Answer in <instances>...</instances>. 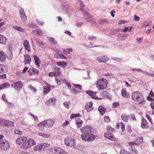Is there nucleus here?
Returning <instances> with one entry per match:
<instances>
[{
	"label": "nucleus",
	"mask_w": 154,
	"mask_h": 154,
	"mask_svg": "<svg viewBox=\"0 0 154 154\" xmlns=\"http://www.w3.org/2000/svg\"><path fill=\"white\" fill-rule=\"evenodd\" d=\"M54 71L53 72H54L56 76H59L60 75V69L57 67L55 66L54 68Z\"/></svg>",
	"instance_id": "nucleus-32"
},
{
	"label": "nucleus",
	"mask_w": 154,
	"mask_h": 154,
	"mask_svg": "<svg viewBox=\"0 0 154 154\" xmlns=\"http://www.w3.org/2000/svg\"><path fill=\"white\" fill-rule=\"evenodd\" d=\"M141 127L143 129L145 128H146L149 127V125L147 122L143 118H142V119Z\"/></svg>",
	"instance_id": "nucleus-18"
},
{
	"label": "nucleus",
	"mask_w": 154,
	"mask_h": 154,
	"mask_svg": "<svg viewBox=\"0 0 154 154\" xmlns=\"http://www.w3.org/2000/svg\"><path fill=\"white\" fill-rule=\"evenodd\" d=\"M14 125V123L11 121L8 120L7 122L6 126L9 127H13Z\"/></svg>",
	"instance_id": "nucleus-47"
},
{
	"label": "nucleus",
	"mask_w": 154,
	"mask_h": 154,
	"mask_svg": "<svg viewBox=\"0 0 154 154\" xmlns=\"http://www.w3.org/2000/svg\"><path fill=\"white\" fill-rule=\"evenodd\" d=\"M144 100H143V97H140L138 98L136 100V101L139 102V103H140L143 102Z\"/></svg>",
	"instance_id": "nucleus-63"
},
{
	"label": "nucleus",
	"mask_w": 154,
	"mask_h": 154,
	"mask_svg": "<svg viewBox=\"0 0 154 154\" xmlns=\"http://www.w3.org/2000/svg\"><path fill=\"white\" fill-rule=\"evenodd\" d=\"M45 126L44 124H41V122L38 125V128L41 130L42 131L44 129V126Z\"/></svg>",
	"instance_id": "nucleus-49"
},
{
	"label": "nucleus",
	"mask_w": 154,
	"mask_h": 154,
	"mask_svg": "<svg viewBox=\"0 0 154 154\" xmlns=\"http://www.w3.org/2000/svg\"><path fill=\"white\" fill-rule=\"evenodd\" d=\"M75 119L78 128L80 127L82 124V121L79 117L76 118Z\"/></svg>",
	"instance_id": "nucleus-26"
},
{
	"label": "nucleus",
	"mask_w": 154,
	"mask_h": 154,
	"mask_svg": "<svg viewBox=\"0 0 154 154\" xmlns=\"http://www.w3.org/2000/svg\"><path fill=\"white\" fill-rule=\"evenodd\" d=\"M28 26L30 27H34L35 28H38V26L32 23L28 24Z\"/></svg>",
	"instance_id": "nucleus-50"
},
{
	"label": "nucleus",
	"mask_w": 154,
	"mask_h": 154,
	"mask_svg": "<svg viewBox=\"0 0 154 154\" xmlns=\"http://www.w3.org/2000/svg\"><path fill=\"white\" fill-rule=\"evenodd\" d=\"M23 45L25 49L29 52L31 51L30 47L29 42L26 40H25L23 42Z\"/></svg>",
	"instance_id": "nucleus-19"
},
{
	"label": "nucleus",
	"mask_w": 154,
	"mask_h": 154,
	"mask_svg": "<svg viewBox=\"0 0 154 154\" xmlns=\"http://www.w3.org/2000/svg\"><path fill=\"white\" fill-rule=\"evenodd\" d=\"M65 144L69 147H72L75 144V140L71 137H67L64 140Z\"/></svg>",
	"instance_id": "nucleus-4"
},
{
	"label": "nucleus",
	"mask_w": 154,
	"mask_h": 154,
	"mask_svg": "<svg viewBox=\"0 0 154 154\" xmlns=\"http://www.w3.org/2000/svg\"><path fill=\"white\" fill-rule=\"evenodd\" d=\"M83 16L85 19L88 22H94V19L90 15L88 12L84 11L83 13Z\"/></svg>",
	"instance_id": "nucleus-12"
},
{
	"label": "nucleus",
	"mask_w": 154,
	"mask_h": 154,
	"mask_svg": "<svg viewBox=\"0 0 154 154\" xmlns=\"http://www.w3.org/2000/svg\"><path fill=\"white\" fill-rule=\"evenodd\" d=\"M104 136L105 137L113 141H118V138L115 137L112 134L105 132L104 134Z\"/></svg>",
	"instance_id": "nucleus-11"
},
{
	"label": "nucleus",
	"mask_w": 154,
	"mask_h": 154,
	"mask_svg": "<svg viewBox=\"0 0 154 154\" xmlns=\"http://www.w3.org/2000/svg\"><path fill=\"white\" fill-rule=\"evenodd\" d=\"M22 82L21 81L14 82L12 85V87L17 91H20L22 88Z\"/></svg>",
	"instance_id": "nucleus-9"
},
{
	"label": "nucleus",
	"mask_w": 154,
	"mask_h": 154,
	"mask_svg": "<svg viewBox=\"0 0 154 154\" xmlns=\"http://www.w3.org/2000/svg\"><path fill=\"white\" fill-rule=\"evenodd\" d=\"M34 60L35 64L37 65V67H39L41 64V61H40L39 58L35 55H33Z\"/></svg>",
	"instance_id": "nucleus-21"
},
{
	"label": "nucleus",
	"mask_w": 154,
	"mask_h": 154,
	"mask_svg": "<svg viewBox=\"0 0 154 154\" xmlns=\"http://www.w3.org/2000/svg\"><path fill=\"white\" fill-rule=\"evenodd\" d=\"M57 99L55 97H52L47 101V102L49 103L50 105H54L56 102Z\"/></svg>",
	"instance_id": "nucleus-22"
},
{
	"label": "nucleus",
	"mask_w": 154,
	"mask_h": 154,
	"mask_svg": "<svg viewBox=\"0 0 154 154\" xmlns=\"http://www.w3.org/2000/svg\"><path fill=\"white\" fill-rule=\"evenodd\" d=\"M7 39L3 35L0 34V44H5L7 42Z\"/></svg>",
	"instance_id": "nucleus-25"
},
{
	"label": "nucleus",
	"mask_w": 154,
	"mask_h": 154,
	"mask_svg": "<svg viewBox=\"0 0 154 154\" xmlns=\"http://www.w3.org/2000/svg\"><path fill=\"white\" fill-rule=\"evenodd\" d=\"M142 96V93L138 91H136L133 93L132 96Z\"/></svg>",
	"instance_id": "nucleus-44"
},
{
	"label": "nucleus",
	"mask_w": 154,
	"mask_h": 154,
	"mask_svg": "<svg viewBox=\"0 0 154 154\" xmlns=\"http://www.w3.org/2000/svg\"><path fill=\"white\" fill-rule=\"evenodd\" d=\"M98 110L101 115H103L106 111V109L104 107L101 106H100L99 107Z\"/></svg>",
	"instance_id": "nucleus-28"
},
{
	"label": "nucleus",
	"mask_w": 154,
	"mask_h": 154,
	"mask_svg": "<svg viewBox=\"0 0 154 154\" xmlns=\"http://www.w3.org/2000/svg\"><path fill=\"white\" fill-rule=\"evenodd\" d=\"M119 32H122V29H112L110 31L109 34L110 35H118Z\"/></svg>",
	"instance_id": "nucleus-16"
},
{
	"label": "nucleus",
	"mask_w": 154,
	"mask_h": 154,
	"mask_svg": "<svg viewBox=\"0 0 154 154\" xmlns=\"http://www.w3.org/2000/svg\"><path fill=\"white\" fill-rule=\"evenodd\" d=\"M85 92L90 96H95L97 93L96 92H93L91 91H86Z\"/></svg>",
	"instance_id": "nucleus-36"
},
{
	"label": "nucleus",
	"mask_w": 154,
	"mask_h": 154,
	"mask_svg": "<svg viewBox=\"0 0 154 154\" xmlns=\"http://www.w3.org/2000/svg\"><path fill=\"white\" fill-rule=\"evenodd\" d=\"M42 145L43 146V149L45 148H46L48 146H49L50 145V144L46 143H42Z\"/></svg>",
	"instance_id": "nucleus-53"
},
{
	"label": "nucleus",
	"mask_w": 154,
	"mask_h": 154,
	"mask_svg": "<svg viewBox=\"0 0 154 154\" xmlns=\"http://www.w3.org/2000/svg\"><path fill=\"white\" fill-rule=\"evenodd\" d=\"M120 154H132L124 149H122L120 152Z\"/></svg>",
	"instance_id": "nucleus-48"
},
{
	"label": "nucleus",
	"mask_w": 154,
	"mask_h": 154,
	"mask_svg": "<svg viewBox=\"0 0 154 154\" xmlns=\"http://www.w3.org/2000/svg\"><path fill=\"white\" fill-rule=\"evenodd\" d=\"M32 33L33 34L35 35H40L43 34V32L41 30L37 29L33 31Z\"/></svg>",
	"instance_id": "nucleus-31"
},
{
	"label": "nucleus",
	"mask_w": 154,
	"mask_h": 154,
	"mask_svg": "<svg viewBox=\"0 0 154 154\" xmlns=\"http://www.w3.org/2000/svg\"><path fill=\"white\" fill-rule=\"evenodd\" d=\"M7 72L6 67L4 65L0 64V73H4Z\"/></svg>",
	"instance_id": "nucleus-34"
},
{
	"label": "nucleus",
	"mask_w": 154,
	"mask_h": 154,
	"mask_svg": "<svg viewBox=\"0 0 154 154\" xmlns=\"http://www.w3.org/2000/svg\"><path fill=\"white\" fill-rule=\"evenodd\" d=\"M56 80L58 85H60L61 83L62 80L60 77H58L56 78Z\"/></svg>",
	"instance_id": "nucleus-52"
},
{
	"label": "nucleus",
	"mask_w": 154,
	"mask_h": 154,
	"mask_svg": "<svg viewBox=\"0 0 154 154\" xmlns=\"http://www.w3.org/2000/svg\"><path fill=\"white\" fill-rule=\"evenodd\" d=\"M8 120L2 119H0V125L6 126Z\"/></svg>",
	"instance_id": "nucleus-38"
},
{
	"label": "nucleus",
	"mask_w": 154,
	"mask_h": 154,
	"mask_svg": "<svg viewBox=\"0 0 154 154\" xmlns=\"http://www.w3.org/2000/svg\"><path fill=\"white\" fill-rule=\"evenodd\" d=\"M14 133L17 134H19L21 135L22 134V132L18 129L15 130L14 131Z\"/></svg>",
	"instance_id": "nucleus-57"
},
{
	"label": "nucleus",
	"mask_w": 154,
	"mask_h": 154,
	"mask_svg": "<svg viewBox=\"0 0 154 154\" xmlns=\"http://www.w3.org/2000/svg\"><path fill=\"white\" fill-rule=\"evenodd\" d=\"M80 130L82 134V135H86L91 132V127L88 126H85L81 128Z\"/></svg>",
	"instance_id": "nucleus-8"
},
{
	"label": "nucleus",
	"mask_w": 154,
	"mask_h": 154,
	"mask_svg": "<svg viewBox=\"0 0 154 154\" xmlns=\"http://www.w3.org/2000/svg\"><path fill=\"white\" fill-rule=\"evenodd\" d=\"M96 60L99 63H105L109 60V58L105 56H102L97 57Z\"/></svg>",
	"instance_id": "nucleus-13"
},
{
	"label": "nucleus",
	"mask_w": 154,
	"mask_h": 154,
	"mask_svg": "<svg viewBox=\"0 0 154 154\" xmlns=\"http://www.w3.org/2000/svg\"><path fill=\"white\" fill-rule=\"evenodd\" d=\"M60 8L64 12H67L69 9V7L67 4H63L61 5Z\"/></svg>",
	"instance_id": "nucleus-23"
},
{
	"label": "nucleus",
	"mask_w": 154,
	"mask_h": 154,
	"mask_svg": "<svg viewBox=\"0 0 154 154\" xmlns=\"http://www.w3.org/2000/svg\"><path fill=\"white\" fill-rule=\"evenodd\" d=\"M119 105V104L118 102H115L113 103L112 104V108H115L117 106H118Z\"/></svg>",
	"instance_id": "nucleus-58"
},
{
	"label": "nucleus",
	"mask_w": 154,
	"mask_h": 154,
	"mask_svg": "<svg viewBox=\"0 0 154 154\" xmlns=\"http://www.w3.org/2000/svg\"><path fill=\"white\" fill-rule=\"evenodd\" d=\"M10 146L9 142L5 139L0 141V148L3 150H7Z\"/></svg>",
	"instance_id": "nucleus-3"
},
{
	"label": "nucleus",
	"mask_w": 154,
	"mask_h": 154,
	"mask_svg": "<svg viewBox=\"0 0 154 154\" xmlns=\"http://www.w3.org/2000/svg\"><path fill=\"white\" fill-rule=\"evenodd\" d=\"M38 134L39 135L42 136V137L44 138H48L50 136V134H47L45 133H39Z\"/></svg>",
	"instance_id": "nucleus-46"
},
{
	"label": "nucleus",
	"mask_w": 154,
	"mask_h": 154,
	"mask_svg": "<svg viewBox=\"0 0 154 154\" xmlns=\"http://www.w3.org/2000/svg\"><path fill=\"white\" fill-rule=\"evenodd\" d=\"M132 71H136L138 72H143V71L141 70V69L139 68H133L132 69Z\"/></svg>",
	"instance_id": "nucleus-60"
},
{
	"label": "nucleus",
	"mask_w": 154,
	"mask_h": 154,
	"mask_svg": "<svg viewBox=\"0 0 154 154\" xmlns=\"http://www.w3.org/2000/svg\"><path fill=\"white\" fill-rule=\"evenodd\" d=\"M71 92L72 94H77L79 93V91H76L74 88L71 89Z\"/></svg>",
	"instance_id": "nucleus-51"
},
{
	"label": "nucleus",
	"mask_w": 154,
	"mask_h": 154,
	"mask_svg": "<svg viewBox=\"0 0 154 154\" xmlns=\"http://www.w3.org/2000/svg\"><path fill=\"white\" fill-rule=\"evenodd\" d=\"M107 84V81L106 79L100 78L97 83V87L99 90H104L106 88Z\"/></svg>",
	"instance_id": "nucleus-1"
},
{
	"label": "nucleus",
	"mask_w": 154,
	"mask_h": 154,
	"mask_svg": "<svg viewBox=\"0 0 154 154\" xmlns=\"http://www.w3.org/2000/svg\"><path fill=\"white\" fill-rule=\"evenodd\" d=\"M122 96H129L130 95L129 93H127L126 89L123 88L122 90Z\"/></svg>",
	"instance_id": "nucleus-39"
},
{
	"label": "nucleus",
	"mask_w": 154,
	"mask_h": 154,
	"mask_svg": "<svg viewBox=\"0 0 154 154\" xmlns=\"http://www.w3.org/2000/svg\"><path fill=\"white\" fill-rule=\"evenodd\" d=\"M100 24H102L104 23H108L109 21L107 19L104 18H100L99 21Z\"/></svg>",
	"instance_id": "nucleus-40"
},
{
	"label": "nucleus",
	"mask_w": 154,
	"mask_h": 154,
	"mask_svg": "<svg viewBox=\"0 0 154 154\" xmlns=\"http://www.w3.org/2000/svg\"><path fill=\"white\" fill-rule=\"evenodd\" d=\"M48 39L51 43H53V44L56 45L57 44V42L55 41L54 38H53L51 37H49L48 38Z\"/></svg>",
	"instance_id": "nucleus-43"
},
{
	"label": "nucleus",
	"mask_w": 154,
	"mask_h": 154,
	"mask_svg": "<svg viewBox=\"0 0 154 154\" xmlns=\"http://www.w3.org/2000/svg\"><path fill=\"white\" fill-rule=\"evenodd\" d=\"M54 121L51 119L44 120L41 122V124H44L48 128L51 127L54 125Z\"/></svg>",
	"instance_id": "nucleus-10"
},
{
	"label": "nucleus",
	"mask_w": 154,
	"mask_h": 154,
	"mask_svg": "<svg viewBox=\"0 0 154 154\" xmlns=\"http://www.w3.org/2000/svg\"><path fill=\"white\" fill-rule=\"evenodd\" d=\"M80 116V115L79 114H72L70 116V118L73 119L74 118H78V116Z\"/></svg>",
	"instance_id": "nucleus-55"
},
{
	"label": "nucleus",
	"mask_w": 154,
	"mask_h": 154,
	"mask_svg": "<svg viewBox=\"0 0 154 154\" xmlns=\"http://www.w3.org/2000/svg\"><path fill=\"white\" fill-rule=\"evenodd\" d=\"M51 90V85H48V86L44 88V94H47Z\"/></svg>",
	"instance_id": "nucleus-35"
},
{
	"label": "nucleus",
	"mask_w": 154,
	"mask_h": 154,
	"mask_svg": "<svg viewBox=\"0 0 154 154\" xmlns=\"http://www.w3.org/2000/svg\"><path fill=\"white\" fill-rule=\"evenodd\" d=\"M121 118L122 120L125 122H127L128 121V116L125 114H122L121 115Z\"/></svg>",
	"instance_id": "nucleus-42"
},
{
	"label": "nucleus",
	"mask_w": 154,
	"mask_h": 154,
	"mask_svg": "<svg viewBox=\"0 0 154 154\" xmlns=\"http://www.w3.org/2000/svg\"><path fill=\"white\" fill-rule=\"evenodd\" d=\"M128 144L131 146V148L132 149L133 152L134 154H138V152L137 150L134 147V146H137V144L134 142H130Z\"/></svg>",
	"instance_id": "nucleus-14"
},
{
	"label": "nucleus",
	"mask_w": 154,
	"mask_h": 154,
	"mask_svg": "<svg viewBox=\"0 0 154 154\" xmlns=\"http://www.w3.org/2000/svg\"><path fill=\"white\" fill-rule=\"evenodd\" d=\"M12 28L20 32H23L24 31V29L21 28L20 26H13L12 27Z\"/></svg>",
	"instance_id": "nucleus-41"
},
{
	"label": "nucleus",
	"mask_w": 154,
	"mask_h": 154,
	"mask_svg": "<svg viewBox=\"0 0 154 154\" xmlns=\"http://www.w3.org/2000/svg\"><path fill=\"white\" fill-rule=\"evenodd\" d=\"M69 102L65 101L63 103V104L65 108L68 109L69 108Z\"/></svg>",
	"instance_id": "nucleus-59"
},
{
	"label": "nucleus",
	"mask_w": 154,
	"mask_h": 154,
	"mask_svg": "<svg viewBox=\"0 0 154 154\" xmlns=\"http://www.w3.org/2000/svg\"><path fill=\"white\" fill-rule=\"evenodd\" d=\"M49 150L55 154H68L67 152L62 149L60 147L56 146L49 149Z\"/></svg>",
	"instance_id": "nucleus-2"
},
{
	"label": "nucleus",
	"mask_w": 154,
	"mask_h": 154,
	"mask_svg": "<svg viewBox=\"0 0 154 154\" xmlns=\"http://www.w3.org/2000/svg\"><path fill=\"white\" fill-rule=\"evenodd\" d=\"M6 78V74H4L0 75V79H5Z\"/></svg>",
	"instance_id": "nucleus-64"
},
{
	"label": "nucleus",
	"mask_w": 154,
	"mask_h": 154,
	"mask_svg": "<svg viewBox=\"0 0 154 154\" xmlns=\"http://www.w3.org/2000/svg\"><path fill=\"white\" fill-rule=\"evenodd\" d=\"M78 2L79 4V6L80 8L81 9L82 11H83L84 10V5L81 0H78Z\"/></svg>",
	"instance_id": "nucleus-45"
},
{
	"label": "nucleus",
	"mask_w": 154,
	"mask_h": 154,
	"mask_svg": "<svg viewBox=\"0 0 154 154\" xmlns=\"http://www.w3.org/2000/svg\"><path fill=\"white\" fill-rule=\"evenodd\" d=\"M6 59V56L4 52L0 51V61L4 62Z\"/></svg>",
	"instance_id": "nucleus-27"
},
{
	"label": "nucleus",
	"mask_w": 154,
	"mask_h": 154,
	"mask_svg": "<svg viewBox=\"0 0 154 154\" xmlns=\"http://www.w3.org/2000/svg\"><path fill=\"white\" fill-rule=\"evenodd\" d=\"M36 144V143L35 140L32 139H29L27 141H26V144L23 146V149H26Z\"/></svg>",
	"instance_id": "nucleus-7"
},
{
	"label": "nucleus",
	"mask_w": 154,
	"mask_h": 154,
	"mask_svg": "<svg viewBox=\"0 0 154 154\" xmlns=\"http://www.w3.org/2000/svg\"><path fill=\"white\" fill-rule=\"evenodd\" d=\"M33 149L35 151H42L43 148L42 143L35 146L33 148Z\"/></svg>",
	"instance_id": "nucleus-20"
},
{
	"label": "nucleus",
	"mask_w": 154,
	"mask_h": 154,
	"mask_svg": "<svg viewBox=\"0 0 154 154\" xmlns=\"http://www.w3.org/2000/svg\"><path fill=\"white\" fill-rule=\"evenodd\" d=\"M92 106L93 103L92 101L88 102L85 106V109H86L87 112H90L93 109Z\"/></svg>",
	"instance_id": "nucleus-15"
},
{
	"label": "nucleus",
	"mask_w": 154,
	"mask_h": 154,
	"mask_svg": "<svg viewBox=\"0 0 154 154\" xmlns=\"http://www.w3.org/2000/svg\"><path fill=\"white\" fill-rule=\"evenodd\" d=\"M121 33L119 32L117 35V40L118 41H123L125 39L124 35Z\"/></svg>",
	"instance_id": "nucleus-33"
},
{
	"label": "nucleus",
	"mask_w": 154,
	"mask_h": 154,
	"mask_svg": "<svg viewBox=\"0 0 154 154\" xmlns=\"http://www.w3.org/2000/svg\"><path fill=\"white\" fill-rule=\"evenodd\" d=\"M24 60L26 61L25 64L28 63H30V62L31 61V59L30 57L28 54H26L24 56Z\"/></svg>",
	"instance_id": "nucleus-24"
},
{
	"label": "nucleus",
	"mask_w": 154,
	"mask_h": 154,
	"mask_svg": "<svg viewBox=\"0 0 154 154\" xmlns=\"http://www.w3.org/2000/svg\"><path fill=\"white\" fill-rule=\"evenodd\" d=\"M81 137L84 140L87 141H93L95 138L96 137L93 134H89L86 135H81Z\"/></svg>",
	"instance_id": "nucleus-5"
},
{
	"label": "nucleus",
	"mask_w": 154,
	"mask_h": 154,
	"mask_svg": "<svg viewBox=\"0 0 154 154\" xmlns=\"http://www.w3.org/2000/svg\"><path fill=\"white\" fill-rule=\"evenodd\" d=\"M27 138L25 137H22L17 138L16 141V143L19 145H21V148L23 149V146L26 144Z\"/></svg>",
	"instance_id": "nucleus-6"
},
{
	"label": "nucleus",
	"mask_w": 154,
	"mask_h": 154,
	"mask_svg": "<svg viewBox=\"0 0 154 154\" xmlns=\"http://www.w3.org/2000/svg\"><path fill=\"white\" fill-rule=\"evenodd\" d=\"M57 65L59 66L62 67L63 68H65L67 65L66 62L63 61H59L57 62Z\"/></svg>",
	"instance_id": "nucleus-29"
},
{
	"label": "nucleus",
	"mask_w": 154,
	"mask_h": 154,
	"mask_svg": "<svg viewBox=\"0 0 154 154\" xmlns=\"http://www.w3.org/2000/svg\"><path fill=\"white\" fill-rule=\"evenodd\" d=\"M29 88L30 89L31 91H33L34 92H35L37 91V89L35 88V87L31 85H30L29 86Z\"/></svg>",
	"instance_id": "nucleus-61"
},
{
	"label": "nucleus",
	"mask_w": 154,
	"mask_h": 154,
	"mask_svg": "<svg viewBox=\"0 0 154 154\" xmlns=\"http://www.w3.org/2000/svg\"><path fill=\"white\" fill-rule=\"evenodd\" d=\"M73 85L76 88L81 90L82 89V86L79 84H73Z\"/></svg>",
	"instance_id": "nucleus-54"
},
{
	"label": "nucleus",
	"mask_w": 154,
	"mask_h": 154,
	"mask_svg": "<svg viewBox=\"0 0 154 154\" xmlns=\"http://www.w3.org/2000/svg\"><path fill=\"white\" fill-rule=\"evenodd\" d=\"M20 17L22 20L25 21L27 19V17L26 15L25 12L23 8H21L20 10Z\"/></svg>",
	"instance_id": "nucleus-17"
},
{
	"label": "nucleus",
	"mask_w": 154,
	"mask_h": 154,
	"mask_svg": "<svg viewBox=\"0 0 154 154\" xmlns=\"http://www.w3.org/2000/svg\"><path fill=\"white\" fill-rule=\"evenodd\" d=\"M10 84L6 82L1 84L0 85V90L4 89L9 87Z\"/></svg>",
	"instance_id": "nucleus-30"
},
{
	"label": "nucleus",
	"mask_w": 154,
	"mask_h": 154,
	"mask_svg": "<svg viewBox=\"0 0 154 154\" xmlns=\"http://www.w3.org/2000/svg\"><path fill=\"white\" fill-rule=\"evenodd\" d=\"M97 37L93 35L89 36L88 39L89 40H92L93 39H96Z\"/></svg>",
	"instance_id": "nucleus-62"
},
{
	"label": "nucleus",
	"mask_w": 154,
	"mask_h": 154,
	"mask_svg": "<svg viewBox=\"0 0 154 154\" xmlns=\"http://www.w3.org/2000/svg\"><path fill=\"white\" fill-rule=\"evenodd\" d=\"M106 130L109 133L113 132L115 131V129L111 127L110 125H108L107 126Z\"/></svg>",
	"instance_id": "nucleus-37"
},
{
	"label": "nucleus",
	"mask_w": 154,
	"mask_h": 154,
	"mask_svg": "<svg viewBox=\"0 0 154 154\" xmlns=\"http://www.w3.org/2000/svg\"><path fill=\"white\" fill-rule=\"evenodd\" d=\"M102 96H109V94L106 91H103L101 94Z\"/></svg>",
	"instance_id": "nucleus-56"
}]
</instances>
